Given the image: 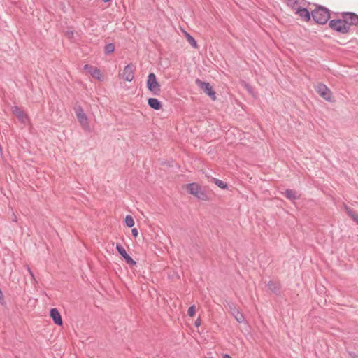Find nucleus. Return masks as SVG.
<instances>
[{"instance_id": "obj_27", "label": "nucleus", "mask_w": 358, "mask_h": 358, "mask_svg": "<svg viewBox=\"0 0 358 358\" xmlns=\"http://www.w3.org/2000/svg\"><path fill=\"white\" fill-rule=\"evenodd\" d=\"M349 355L352 357V358H356L358 357V355H357L355 352H348Z\"/></svg>"}, {"instance_id": "obj_4", "label": "nucleus", "mask_w": 358, "mask_h": 358, "mask_svg": "<svg viewBox=\"0 0 358 358\" xmlns=\"http://www.w3.org/2000/svg\"><path fill=\"white\" fill-rule=\"evenodd\" d=\"M146 85L148 90L150 91L153 95H159L161 92L160 85L157 82L154 73H150L148 74Z\"/></svg>"}, {"instance_id": "obj_3", "label": "nucleus", "mask_w": 358, "mask_h": 358, "mask_svg": "<svg viewBox=\"0 0 358 358\" xmlns=\"http://www.w3.org/2000/svg\"><path fill=\"white\" fill-rule=\"evenodd\" d=\"M329 27L340 33V34H347L349 31L348 25L346 24L345 22V19L342 17V19H336V20H331L329 21Z\"/></svg>"}, {"instance_id": "obj_21", "label": "nucleus", "mask_w": 358, "mask_h": 358, "mask_svg": "<svg viewBox=\"0 0 358 358\" xmlns=\"http://www.w3.org/2000/svg\"><path fill=\"white\" fill-rule=\"evenodd\" d=\"M185 36H186V38H187V41L189 42V43L193 47V48H197V43H196V40L194 39V38L193 36H192L189 33L186 32L185 33Z\"/></svg>"}, {"instance_id": "obj_32", "label": "nucleus", "mask_w": 358, "mask_h": 358, "mask_svg": "<svg viewBox=\"0 0 358 358\" xmlns=\"http://www.w3.org/2000/svg\"><path fill=\"white\" fill-rule=\"evenodd\" d=\"M102 1H103V2H105V3H107V2L110 1L111 0H102Z\"/></svg>"}, {"instance_id": "obj_33", "label": "nucleus", "mask_w": 358, "mask_h": 358, "mask_svg": "<svg viewBox=\"0 0 358 358\" xmlns=\"http://www.w3.org/2000/svg\"><path fill=\"white\" fill-rule=\"evenodd\" d=\"M356 358H358V357H356Z\"/></svg>"}, {"instance_id": "obj_17", "label": "nucleus", "mask_w": 358, "mask_h": 358, "mask_svg": "<svg viewBox=\"0 0 358 358\" xmlns=\"http://www.w3.org/2000/svg\"><path fill=\"white\" fill-rule=\"evenodd\" d=\"M148 104L153 110H159L162 108V102L156 98H149Z\"/></svg>"}, {"instance_id": "obj_31", "label": "nucleus", "mask_w": 358, "mask_h": 358, "mask_svg": "<svg viewBox=\"0 0 358 358\" xmlns=\"http://www.w3.org/2000/svg\"><path fill=\"white\" fill-rule=\"evenodd\" d=\"M3 293H2L1 290L0 289V300L3 299Z\"/></svg>"}, {"instance_id": "obj_9", "label": "nucleus", "mask_w": 358, "mask_h": 358, "mask_svg": "<svg viewBox=\"0 0 358 358\" xmlns=\"http://www.w3.org/2000/svg\"><path fill=\"white\" fill-rule=\"evenodd\" d=\"M136 69V66L132 63L129 64L127 65L122 73V78L128 82H131L133 80L134 78V71Z\"/></svg>"}, {"instance_id": "obj_5", "label": "nucleus", "mask_w": 358, "mask_h": 358, "mask_svg": "<svg viewBox=\"0 0 358 358\" xmlns=\"http://www.w3.org/2000/svg\"><path fill=\"white\" fill-rule=\"evenodd\" d=\"M196 85L202 90L213 101L216 99V94L209 83L202 81L196 78L195 80Z\"/></svg>"}, {"instance_id": "obj_8", "label": "nucleus", "mask_w": 358, "mask_h": 358, "mask_svg": "<svg viewBox=\"0 0 358 358\" xmlns=\"http://www.w3.org/2000/svg\"><path fill=\"white\" fill-rule=\"evenodd\" d=\"M317 93L324 99L331 101L332 93L327 86L323 83H319L315 89Z\"/></svg>"}, {"instance_id": "obj_29", "label": "nucleus", "mask_w": 358, "mask_h": 358, "mask_svg": "<svg viewBox=\"0 0 358 358\" xmlns=\"http://www.w3.org/2000/svg\"><path fill=\"white\" fill-rule=\"evenodd\" d=\"M66 35L68 36L69 38H71L73 36V31H67Z\"/></svg>"}, {"instance_id": "obj_26", "label": "nucleus", "mask_w": 358, "mask_h": 358, "mask_svg": "<svg viewBox=\"0 0 358 358\" xmlns=\"http://www.w3.org/2000/svg\"><path fill=\"white\" fill-rule=\"evenodd\" d=\"M131 234H132V236H133L134 237H135V238L138 236V230H137V229H136V228H133V229H131Z\"/></svg>"}, {"instance_id": "obj_13", "label": "nucleus", "mask_w": 358, "mask_h": 358, "mask_svg": "<svg viewBox=\"0 0 358 358\" xmlns=\"http://www.w3.org/2000/svg\"><path fill=\"white\" fill-rule=\"evenodd\" d=\"M50 315L51 318L52 319L53 322L55 324H57L58 326L62 325L63 321L62 319V316L57 308H51L50 311Z\"/></svg>"}, {"instance_id": "obj_15", "label": "nucleus", "mask_w": 358, "mask_h": 358, "mask_svg": "<svg viewBox=\"0 0 358 358\" xmlns=\"http://www.w3.org/2000/svg\"><path fill=\"white\" fill-rule=\"evenodd\" d=\"M296 13L306 22H309L312 17L311 12L306 8L299 7L296 9Z\"/></svg>"}, {"instance_id": "obj_11", "label": "nucleus", "mask_w": 358, "mask_h": 358, "mask_svg": "<svg viewBox=\"0 0 358 358\" xmlns=\"http://www.w3.org/2000/svg\"><path fill=\"white\" fill-rule=\"evenodd\" d=\"M12 113L22 124H26L29 121V116L18 106L12 107Z\"/></svg>"}, {"instance_id": "obj_6", "label": "nucleus", "mask_w": 358, "mask_h": 358, "mask_svg": "<svg viewBox=\"0 0 358 358\" xmlns=\"http://www.w3.org/2000/svg\"><path fill=\"white\" fill-rule=\"evenodd\" d=\"M75 113L78 120V122L83 127L85 130H89L90 125L88 122V119L85 113H84L82 107L78 106L75 108Z\"/></svg>"}, {"instance_id": "obj_2", "label": "nucleus", "mask_w": 358, "mask_h": 358, "mask_svg": "<svg viewBox=\"0 0 358 358\" xmlns=\"http://www.w3.org/2000/svg\"><path fill=\"white\" fill-rule=\"evenodd\" d=\"M187 189L190 194L194 195L198 199L208 201V196L202 187L197 183L192 182L187 185Z\"/></svg>"}, {"instance_id": "obj_14", "label": "nucleus", "mask_w": 358, "mask_h": 358, "mask_svg": "<svg viewBox=\"0 0 358 358\" xmlns=\"http://www.w3.org/2000/svg\"><path fill=\"white\" fill-rule=\"evenodd\" d=\"M84 70H85L87 73H89L90 75H92L94 78L100 80L101 78V73L99 69H98L96 67L85 64L83 67Z\"/></svg>"}, {"instance_id": "obj_28", "label": "nucleus", "mask_w": 358, "mask_h": 358, "mask_svg": "<svg viewBox=\"0 0 358 358\" xmlns=\"http://www.w3.org/2000/svg\"><path fill=\"white\" fill-rule=\"evenodd\" d=\"M200 324H201V321H200V320H199V319H197V320L195 321V322H194V325H195L196 327H199V326H200Z\"/></svg>"}, {"instance_id": "obj_25", "label": "nucleus", "mask_w": 358, "mask_h": 358, "mask_svg": "<svg viewBox=\"0 0 358 358\" xmlns=\"http://www.w3.org/2000/svg\"><path fill=\"white\" fill-rule=\"evenodd\" d=\"M26 268H27V271L29 272V275L31 276V280L33 281H34V282H36V280L35 275H34L33 271H31V268L28 265H27L26 266Z\"/></svg>"}, {"instance_id": "obj_18", "label": "nucleus", "mask_w": 358, "mask_h": 358, "mask_svg": "<svg viewBox=\"0 0 358 358\" xmlns=\"http://www.w3.org/2000/svg\"><path fill=\"white\" fill-rule=\"evenodd\" d=\"M283 195L289 200L294 201L297 199L296 192L293 189H287L283 193Z\"/></svg>"}, {"instance_id": "obj_30", "label": "nucleus", "mask_w": 358, "mask_h": 358, "mask_svg": "<svg viewBox=\"0 0 358 358\" xmlns=\"http://www.w3.org/2000/svg\"><path fill=\"white\" fill-rule=\"evenodd\" d=\"M223 358H231V357L229 355L225 354V355H224Z\"/></svg>"}, {"instance_id": "obj_20", "label": "nucleus", "mask_w": 358, "mask_h": 358, "mask_svg": "<svg viewBox=\"0 0 358 358\" xmlns=\"http://www.w3.org/2000/svg\"><path fill=\"white\" fill-rule=\"evenodd\" d=\"M213 179L215 184L216 185H217L220 188H221L222 189H228V185L225 182L220 180L219 179H217V178H213Z\"/></svg>"}, {"instance_id": "obj_10", "label": "nucleus", "mask_w": 358, "mask_h": 358, "mask_svg": "<svg viewBox=\"0 0 358 358\" xmlns=\"http://www.w3.org/2000/svg\"><path fill=\"white\" fill-rule=\"evenodd\" d=\"M115 248L118 253L122 256L124 260L127 262V264L129 265H136V262L134 261L126 252L125 249L121 245L120 243H117Z\"/></svg>"}, {"instance_id": "obj_19", "label": "nucleus", "mask_w": 358, "mask_h": 358, "mask_svg": "<svg viewBox=\"0 0 358 358\" xmlns=\"http://www.w3.org/2000/svg\"><path fill=\"white\" fill-rule=\"evenodd\" d=\"M345 209L348 215L352 219V220L358 224V214L354 212L350 207L345 206Z\"/></svg>"}, {"instance_id": "obj_22", "label": "nucleus", "mask_w": 358, "mask_h": 358, "mask_svg": "<svg viewBox=\"0 0 358 358\" xmlns=\"http://www.w3.org/2000/svg\"><path fill=\"white\" fill-rule=\"evenodd\" d=\"M125 224L128 227H133L134 226V220L133 218V217L131 215H127L126 217H125Z\"/></svg>"}, {"instance_id": "obj_1", "label": "nucleus", "mask_w": 358, "mask_h": 358, "mask_svg": "<svg viewBox=\"0 0 358 358\" xmlns=\"http://www.w3.org/2000/svg\"><path fill=\"white\" fill-rule=\"evenodd\" d=\"M312 17L319 24H325L330 18L329 10L322 6H317L311 11Z\"/></svg>"}, {"instance_id": "obj_12", "label": "nucleus", "mask_w": 358, "mask_h": 358, "mask_svg": "<svg viewBox=\"0 0 358 358\" xmlns=\"http://www.w3.org/2000/svg\"><path fill=\"white\" fill-rule=\"evenodd\" d=\"M229 307L231 314L238 323H243L245 322L244 315L239 311L238 309L236 308L234 303L229 304Z\"/></svg>"}, {"instance_id": "obj_24", "label": "nucleus", "mask_w": 358, "mask_h": 358, "mask_svg": "<svg viewBox=\"0 0 358 358\" xmlns=\"http://www.w3.org/2000/svg\"><path fill=\"white\" fill-rule=\"evenodd\" d=\"M195 309H196V307L194 305L190 306L189 308H188V310H187V314L189 317H193L194 315H195Z\"/></svg>"}, {"instance_id": "obj_23", "label": "nucleus", "mask_w": 358, "mask_h": 358, "mask_svg": "<svg viewBox=\"0 0 358 358\" xmlns=\"http://www.w3.org/2000/svg\"><path fill=\"white\" fill-rule=\"evenodd\" d=\"M115 46L113 43H108L104 47V52L106 55H109L114 52Z\"/></svg>"}, {"instance_id": "obj_16", "label": "nucleus", "mask_w": 358, "mask_h": 358, "mask_svg": "<svg viewBox=\"0 0 358 358\" xmlns=\"http://www.w3.org/2000/svg\"><path fill=\"white\" fill-rule=\"evenodd\" d=\"M267 286L273 293L276 295H280L281 288L280 282L270 280L268 282Z\"/></svg>"}, {"instance_id": "obj_7", "label": "nucleus", "mask_w": 358, "mask_h": 358, "mask_svg": "<svg viewBox=\"0 0 358 358\" xmlns=\"http://www.w3.org/2000/svg\"><path fill=\"white\" fill-rule=\"evenodd\" d=\"M341 17L345 19L346 24L348 25L349 30L350 26H358V15L352 12H343Z\"/></svg>"}]
</instances>
